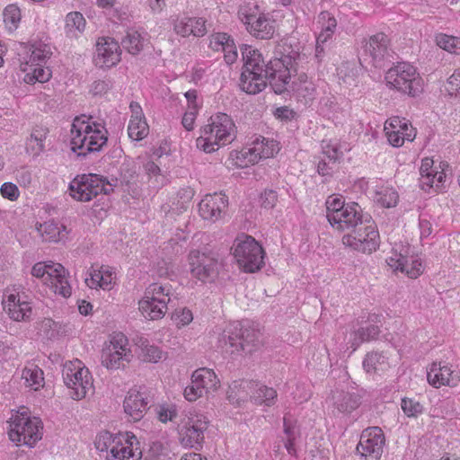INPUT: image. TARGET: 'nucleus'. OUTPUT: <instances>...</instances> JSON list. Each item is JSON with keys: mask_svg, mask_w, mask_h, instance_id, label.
Masks as SVG:
<instances>
[{"mask_svg": "<svg viewBox=\"0 0 460 460\" xmlns=\"http://www.w3.org/2000/svg\"><path fill=\"white\" fill-rule=\"evenodd\" d=\"M244 65L241 74L240 87L249 93H261L267 86L268 80L273 91L283 93L292 66V58H299V49H285L280 58L271 59L265 64L261 53L250 45L241 49Z\"/></svg>", "mask_w": 460, "mask_h": 460, "instance_id": "1", "label": "nucleus"}, {"mask_svg": "<svg viewBox=\"0 0 460 460\" xmlns=\"http://www.w3.org/2000/svg\"><path fill=\"white\" fill-rule=\"evenodd\" d=\"M51 54L50 45L41 40L22 44L18 52L17 75L27 84L49 82L52 72L46 62Z\"/></svg>", "mask_w": 460, "mask_h": 460, "instance_id": "2", "label": "nucleus"}, {"mask_svg": "<svg viewBox=\"0 0 460 460\" xmlns=\"http://www.w3.org/2000/svg\"><path fill=\"white\" fill-rule=\"evenodd\" d=\"M108 130L105 123L91 116L75 117L70 129L71 150L77 155L99 152L106 146Z\"/></svg>", "mask_w": 460, "mask_h": 460, "instance_id": "3", "label": "nucleus"}, {"mask_svg": "<svg viewBox=\"0 0 460 460\" xmlns=\"http://www.w3.org/2000/svg\"><path fill=\"white\" fill-rule=\"evenodd\" d=\"M94 447L105 453L106 460H141L143 456L140 441L131 431L102 430L95 437Z\"/></svg>", "mask_w": 460, "mask_h": 460, "instance_id": "4", "label": "nucleus"}, {"mask_svg": "<svg viewBox=\"0 0 460 460\" xmlns=\"http://www.w3.org/2000/svg\"><path fill=\"white\" fill-rule=\"evenodd\" d=\"M235 124L229 115L216 113L200 128L196 146L204 153H214L221 146L230 144L235 138Z\"/></svg>", "mask_w": 460, "mask_h": 460, "instance_id": "5", "label": "nucleus"}, {"mask_svg": "<svg viewBox=\"0 0 460 460\" xmlns=\"http://www.w3.org/2000/svg\"><path fill=\"white\" fill-rule=\"evenodd\" d=\"M9 439L17 446L34 447L43 437V422L40 418L32 416L22 407L13 412L8 420Z\"/></svg>", "mask_w": 460, "mask_h": 460, "instance_id": "6", "label": "nucleus"}, {"mask_svg": "<svg viewBox=\"0 0 460 460\" xmlns=\"http://www.w3.org/2000/svg\"><path fill=\"white\" fill-rule=\"evenodd\" d=\"M247 327V322L228 323L218 338V347L233 358L251 353L258 341V332Z\"/></svg>", "mask_w": 460, "mask_h": 460, "instance_id": "7", "label": "nucleus"}, {"mask_svg": "<svg viewBox=\"0 0 460 460\" xmlns=\"http://www.w3.org/2000/svg\"><path fill=\"white\" fill-rule=\"evenodd\" d=\"M31 275L58 296L67 298L72 295L68 272L59 262L51 260L38 261L32 265Z\"/></svg>", "mask_w": 460, "mask_h": 460, "instance_id": "8", "label": "nucleus"}, {"mask_svg": "<svg viewBox=\"0 0 460 460\" xmlns=\"http://www.w3.org/2000/svg\"><path fill=\"white\" fill-rule=\"evenodd\" d=\"M326 217L331 226L345 231L355 228L363 221L362 209L356 202H345L340 194L330 195L325 201Z\"/></svg>", "mask_w": 460, "mask_h": 460, "instance_id": "9", "label": "nucleus"}, {"mask_svg": "<svg viewBox=\"0 0 460 460\" xmlns=\"http://www.w3.org/2000/svg\"><path fill=\"white\" fill-rule=\"evenodd\" d=\"M239 21L246 31L259 40L272 39L277 30V22L270 12H260L256 4H245L237 12Z\"/></svg>", "mask_w": 460, "mask_h": 460, "instance_id": "10", "label": "nucleus"}, {"mask_svg": "<svg viewBox=\"0 0 460 460\" xmlns=\"http://www.w3.org/2000/svg\"><path fill=\"white\" fill-rule=\"evenodd\" d=\"M208 423L207 416L202 412L195 409L185 411L177 424L180 444L186 448L200 449Z\"/></svg>", "mask_w": 460, "mask_h": 460, "instance_id": "11", "label": "nucleus"}, {"mask_svg": "<svg viewBox=\"0 0 460 460\" xmlns=\"http://www.w3.org/2000/svg\"><path fill=\"white\" fill-rule=\"evenodd\" d=\"M385 81L389 88L411 97L421 93L424 86L417 67L408 62H400L389 68Z\"/></svg>", "mask_w": 460, "mask_h": 460, "instance_id": "12", "label": "nucleus"}, {"mask_svg": "<svg viewBox=\"0 0 460 460\" xmlns=\"http://www.w3.org/2000/svg\"><path fill=\"white\" fill-rule=\"evenodd\" d=\"M172 286L154 282L146 287L138 301L139 314L147 321H157L164 317L171 301Z\"/></svg>", "mask_w": 460, "mask_h": 460, "instance_id": "13", "label": "nucleus"}, {"mask_svg": "<svg viewBox=\"0 0 460 460\" xmlns=\"http://www.w3.org/2000/svg\"><path fill=\"white\" fill-rule=\"evenodd\" d=\"M63 380L69 396L75 401H81L94 393L93 376L85 364L79 359L65 363Z\"/></svg>", "mask_w": 460, "mask_h": 460, "instance_id": "14", "label": "nucleus"}, {"mask_svg": "<svg viewBox=\"0 0 460 460\" xmlns=\"http://www.w3.org/2000/svg\"><path fill=\"white\" fill-rule=\"evenodd\" d=\"M187 261L191 277L202 283L215 281L223 267L217 255L208 247L192 248Z\"/></svg>", "mask_w": 460, "mask_h": 460, "instance_id": "15", "label": "nucleus"}, {"mask_svg": "<svg viewBox=\"0 0 460 460\" xmlns=\"http://www.w3.org/2000/svg\"><path fill=\"white\" fill-rule=\"evenodd\" d=\"M386 263L394 273H402L410 279H417L424 270L421 259L408 243H394Z\"/></svg>", "mask_w": 460, "mask_h": 460, "instance_id": "16", "label": "nucleus"}, {"mask_svg": "<svg viewBox=\"0 0 460 460\" xmlns=\"http://www.w3.org/2000/svg\"><path fill=\"white\" fill-rule=\"evenodd\" d=\"M232 251L239 268L244 272L253 273L263 266V249L251 235H238L234 242Z\"/></svg>", "mask_w": 460, "mask_h": 460, "instance_id": "17", "label": "nucleus"}, {"mask_svg": "<svg viewBox=\"0 0 460 460\" xmlns=\"http://www.w3.org/2000/svg\"><path fill=\"white\" fill-rule=\"evenodd\" d=\"M132 358L128 340L121 332L113 333L102 348L101 363L108 370L124 367Z\"/></svg>", "mask_w": 460, "mask_h": 460, "instance_id": "18", "label": "nucleus"}, {"mask_svg": "<svg viewBox=\"0 0 460 460\" xmlns=\"http://www.w3.org/2000/svg\"><path fill=\"white\" fill-rule=\"evenodd\" d=\"M342 243L355 251L372 253L380 245V235L372 220H363L353 231L342 236Z\"/></svg>", "mask_w": 460, "mask_h": 460, "instance_id": "19", "label": "nucleus"}, {"mask_svg": "<svg viewBox=\"0 0 460 460\" xmlns=\"http://www.w3.org/2000/svg\"><path fill=\"white\" fill-rule=\"evenodd\" d=\"M112 190V184L97 174L78 175L69 183L71 197L82 202L90 201L101 193L108 194Z\"/></svg>", "mask_w": 460, "mask_h": 460, "instance_id": "20", "label": "nucleus"}, {"mask_svg": "<svg viewBox=\"0 0 460 460\" xmlns=\"http://www.w3.org/2000/svg\"><path fill=\"white\" fill-rule=\"evenodd\" d=\"M2 305L12 321L28 323L32 319V302L19 288H7L3 295Z\"/></svg>", "mask_w": 460, "mask_h": 460, "instance_id": "21", "label": "nucleus"}, {"mask_svg": "<svg viewBox=\"0 0 460 460\" xmlns=\"http://www.w3.org/2000/svg\"><path fill=\"white\" fill-rule=\"evenodd\" d=\"M427 381L434 388H453L460 383V370L447 361L435 360L427 367Z\"/></svg>", "mask_w": 460, "mask_h": 460, "instance_id": "22", "label": "nucleus"}, {"mask_svg": "<svg viewBox=\"0 0 460 460\" xmlns=\"http://www.w3.org/2000/svg\"><path fill=\"white\" fill-rule=\"evenodd\" d=\"M385 444L383 430L379 427H370L361 433L357 452L363 460H380Z\"/></svg>", "mask_w": 460, "mask_h": 460, "instance_id": "23", "label": "nucleus"}, {"mask_svg": "<svg viewBox=\"0 0 460 460\" xmlns=\"http://www.w3.org/2000/svg\"><path fill=\"white\" fill-rule=\"evenodd\" d=\"M384 131L388 143L394 147L402 146L405 141L412 142L416 137V129L405 118L393 116L387 119Z\"/></svg>", "mask_w": 460, "mask_h": 460, "instance_id": "24", "label": "nucleus"}, {"mask_svg": "<svg viewBox=\"0 0 460 460\" xmlns=\"http://www.w3.org/2000/svg\"><path fill=\"white\" fill-rule=\"evenodd\" d=\"M445 166L442 162H436L431 157H423L420 167V188L428 192L431 190H440L446 179Z\"/></svg>", "mask_w": 460, "mask_h": 460, "instance_id": "25", "label": "nucleus"}, {"mask_svg": "<svg viewBox=\"0 0 460 460\" xmlns=\"http://www.w3.org/2000/svg\"><path fill=\"white\" fill-rule=\"evenodd\" d=\"M289 49L295 50L298 49L300 50V48L298 46H296V49H293L292 46L290 45ZM305 59V54L301 53L300 51L299 58H296V60L292 58L293 68L290 70L287 82L288 85L287 88L285 89V92H292L294 93H296L298 97H302L305 100H312L314 99L316 91L314 82L310 80L305 73L297 74L292 79L293 73H296V66Z\"/></svg>", "mask_w": 460, "mask_h": 460, "instance_id": "26", "label": "nucleus"}, {"mask_svg": "<svg viewBox=\"0 0 460 460\" xmlns=\"http://www.w3.org/2000/svg\"><path fill=\"white\" fill-rule=\"evenodd\" d=\"M84 282L91 289L111 291L118 285V274L109 265H93L86 271Z\"/></svg>", "mask_w": 460, "mask_h": 460, "instance_id": "27", "label": "nucleus"}, {"mask_svg": "<svg viewBox=\"0 0 460 460\" xmlns=\"http://www.w3.org/2000/svg\"><path fill=\"white\" fill-rule=\"evenodd\" d=\"M121 59V49L114 39L111 37L99 38L93 57L96 66L111 68L119 63Z\"/></svg>", "mask_w": 460, "mask_h": 460, "instance_id": "28", "label": "nucleus"}, {"mask_svg": "<svg viewBox=\"0 0 460 460\" xmlns=\"http://www.w3.org/2000/svg\"><path fill=\"white\" fill-rule=\"evenodd\" d=\"M228 197L223 192L206 194L199 203L200 217L211 222L222 219L227 210Z\"/></svg>", "mask_w": 460, "mask_h": 460, "instance_id": "29", "label": "nucleus"}, {"mask_svg": "<svg viewBox=\"0 0 460 460\" xmlns=\"http://www.w3.org/2000/svg\"><path fill=\"white\" fill-rule=\"evenodd\" d=\"M122 407L129 420H140L148 409V398L146 392L137 386L130 388L125 394Z\"/></svg>", "mask_w": 460, "mask_h": 460, "instance_id": "30", "label": "nucleus"}, {"mask_svg": "<svg viewBox=\"0 0 460 460\" xmlns=\"http://www.w3.org/2000/svg\"><path fill=\"white\" fill-rule=\"evenodd\" d=\"M381 323V316L378 314H370L368 316V323L366 326H361L358 330L352 331L349 333L347 347L355 351L357 348L365 341L376 339L379 334V325Z\"/></svg>", "mask_w": 460, "mask_h": 460, "instance_id": "31", "label": "nucleus"}, {"mask_svg": "<svg viewBox=\"0 0 460 460\" xmlns=\"http://www.w3.org/2000/svg\"><path fill=\"white\" fill-rule=\"evenodd\" d=\"M137 163L142 167L148 183L153 188H161L169 182L168 172L161 169L149 155L138 156Z\"/></svg>", "mask_w": 460, "mask_h": 460, "instance_id": "32", "label": "nucleus"}, {"mask_svg": "<svg viewBox=\"0 0 460 460\" xmlns=\"http://www.w3.org/2000/svg\"><path fill=\"white\" fill-rule=\"evenodd\" d=\"M173 31L183 38L190 35L202 37L207 33L206 21L201 17L181 15L173 21Z\"/></svg>", "mask_w": 460, "mask_h": 460, "instance_id": "33", "label": "nucleus"}, {"mask_svg": "<svg viewBox=\"0 0 460 460\" xmlns=\"http://www.w3.org/2000/svg\"><path fill=\"white\" fill-rule=\"evenodd\" d=\"M131 116L128 125V137L134 141L144 139L149 133V127L141 106L137 102L130 103Z\"/></svg>", "mask_w": 460, "mask_h": 460, "instance_id": "34", "label": "nucleus"}, {"mask_svg": "<svg viewBox=\"0 0 460 460\" xmlns=\"http://www.w3.org/2000/svg\"><path fill=\"white\" fill-rule=\"evenodd\" d=\"M209 47L214 51H221L224 53L225 61L228 65H232L237 59L238 53L234 40L224 32H217L209 38Z\"/></svg>", "mask_w": 460, "mask_h": 460, "instance_id": "35", "label": "nucleus"}, {"mask_svg": "<svg viewBox=\"0 0 460 460\" xmlns=\"http://www.w3.org/2000/svg\"><path fill=\"white\" fill-rule=\"evenodd\" d=\"M190 381L198 384L207 396L213 395L221 385L220 380L215 371L208 367L196 369L191 374Z\"/></svg>", "mask_w": 460, "mask_h": 460, "instance_id": "36", "label": "nucleus"}, {"mask_svg": "<svg viewBox=\"0 0 460 460\" xmlns=\"http://www.w3.org/2000/svg\"><path fill=\"white\" fill-rule=\"evenodd\" d=\"M22 385L31 392H39L45 386L43 370L33 363H27L21 370Z\"/></svg>", "mask_w": 460, "mask_h": 460, "instance_id": "37", "label": "nucleus"}, {"mask_svg": "<svg viewBox=\"0 0 460 460\" xmlns=\"http://www.w3.org/2000/svg\"><path fill=\"white\" fill-rule=\"evenodd\" d=\"M372 191L370 192L371 198L377 205L390 208H394L399 202V194L397 190L387 184L382 182H374Z\"/></svg>", "mask_w": 460, "mask_h": 460, "instance_id": "38", "label": "nucleus"}, {"mask_svg": "<svg viewBox=\"0 0 460 460\" xmlns=\"http://www.w3.org/2000/svg\"><path fill=\"white\" fill-rule=\"evenodd\" d=\"M254 385H256V381L252 380H235L232 382L227 391L228 401L236 405L245 402L249 397L251 398Z\"/></svg>", "mask_w": 460, "mask_h": 460, "instance_id": "39", "label": "nucleus"}, {"mask_svg": "<svg viewBox=\"0 0 460 460\" xmlns=\"http://www.w3.org/2000/svg\"><path fill=\"white\" fill-rule=\"evenodd\" d=\"M64 22V31L68 39L77 40L84 34L86 28V20L80 12L68 13Z\"/></svg>", "mask_w": 460, "mask_h": 460, "instance_id": "40", "label": "nucleus"}, {"mask_svg": "<svg viewBox=\"0 0 460 460\" xmlns=\"http://www.w3.org/2000/svg\"><path fill=\"white\" fill-rule=\"evenodd\" d=\"M388 44L389 40L385 33H376L371 36L366 42L365 52L369 55L373 60H380L386 55Z\"/></svg>", "mask_w": 460, "mask_h": 460, "instance_id": "41", "label": "nucleus"}, {"mask_svg": "<svg viewBox=\"0 0 460 460\" xmlns=\"http://www.w3.org/2000/svg\"><path fill=\"white\" fill-rule=\"evenodd\" d=\"M316 27L318 42L326 43L336 31L337 21L329 12H322L317 17Z\"/></svg>", "mask_w": 460, "mask_h": 460, "instance_id": "42", "label": "nucleus"}, {"mask_svg": "<svg viewBox=\"0 0 460 460\" xmlns=\"http://www.w3.org/2000/svg\"><path fill=\"white\" fill-rule=\"evenodd\" d=\"M37 230L45 241L54 243L66 240L68 234L66 226L55 221H47L40 224Z\"/></svg>", "mask_w": 460, "mask_h": 460, "instance_id": "43", "label": "nucleus"}, {"mask_svg": "<svg viewBox=\"0 0 460 460\" xmlns=\"http://www.w3.org/2000/svg\"><path fill=\"white\" fill-rule=\"evenodd\" d=\"M250 144L256 156H260V160L274 156L280 149L277 140L261 136L256 137Z\"/></svg>", "mask_w": 460, "mask_h": 460, "instance_id": "44", "label": "nucleus"}, {"mask_svg": "<svg viewBox=\"0 0 460 460\" xmlns=\"http://www.w3.org/2000/svg\"><path fill=\"white\" fill-rule=\"evenodd\" d=\"M277 395L274 388L256 382V385L252 388L251 401L257 406L269 408L274 405Z\"/></svg>", "mask_w": 460, "mask_h": 460, "instance_id": "45", "label": "nucleus"}, {"mask_svg": "<svg viewBox=\"0 0 460 460\" xmlns=\"http://www.w3.org/2000/svg\"><path fill=\"white\" fill-rule=\"evenodd\" d=\"M147 34L145 31L130 29L122 40V46L130 54H138L146 41Z\"/></svg>", "mask_w": 460, "mask_h": 460, "instance_id": "46", "label": "nucleus"}, {"mask_svg": "<svg viewBox=\"0 0 460 460\" xmlns=\"http://www.w3.org/2000/svg\"><path fill=\"white\" fill-rule=\"evenodd\" d=\"M48 135L47 128L36 127L32 129L26 142V151L33 156H37L45 149V140Z\"/></svg>", "mask_w": 460, "mask_h": 460, "instance_id": "47", "label": "nucleus"}, {"mask_svg": "<svg viewBox=\"0 0 460 460\" xmlns=\"http://www.w3.org/2000/svg\"><path fill=\"white\" fill-rule=\"evenodd\" d=\"M333 406L339 413L349 414L359 406L357 395L339 393L333 395Z\"/></svg>", "mask_w": 460, "mask_h": 460, "instance_id": "48", "label": "nucleus"}, {"mask_svg": "<svg viewBox=\"0 0 460 460\" xmlns=\"http://www.w3.org/2000/svg\"><path fill=\"white\" fill-rule=\"evenodd\" d=\"M230 159L234 165L243 168L257 164L260 161V156H256L249 144L241 150L232 152Z\"/></svg>", "mask_w": 460, "mask_h": 460, "instance_id": "49", "label": "nucleus"}, {"mask_svg": "<svg viewBox=\"0 0 460 460\" xmlns=\"http://www.w3.org/2000/svg\"><path fill=\"white\" fill-rule=\"evenodd\" d=\"M284 437L283 441L285 447L289 455L296 454L295 443L299 436V430L296 425V422L291 420L288 416L284 417Z\"/></svg>", "mask_w": 460, "mask_h": 460, "instance_id": "50", "label": "nucleus"}, {"mask_svg": "<svg viewBox=\"0 0 460 460\" xmlns=\"http://www.w3.org/2000/svg\"><path fill=\"white\" fill-rule=\"evenodd\" d=\"M434 40L441 49L453 55H460V37L438 32L435 34Z\"/></svg>", "mask_w": 460, "mask_h": 460, "instance_id": "51", "label": "nucleus"}, {"mask_svg": "<svg viewBox=\"0 0 460 460\" xmlns=\"http://www.w3.org/2000/svg\"><path fill=\"white\" fill-rule=\"evenodd\" d=\"M387 366V358L377 352L368 353L363 361L364 369L367 373L384 371Z\"/></svg>", "mask_w": 460, "mask_h": 460, "instance_id": "52", "label": "nucleus"}, {"mask_svg": "<svg viewBox=\"0 0 460 460\" xmlns=\"http://www.w3.org/2000/svg\"><path fill=\"white\" fill-rule=\"evenodd\" d=\"M322 154L332 164L340 162L343 155L341 145L337 140H323L322 142Z\"/></svg>", "mask_w": 460, "mask_h": 460, "instance_id": "53", "label": "nucleus"}, {"mask_svg": "<svg viewBox=\"0 0 460 460\" xmlns=\"http://www.w3.org/2000/svg\"><path fill=\"white\" fill-rule=\"evenodd\" d=\"M4 22L9 31H15L21 22V10L16 4H8L3 13Z\"/></svg>", "mask_w": 460, "mask_h": 460, "instance_id": "54", "label": "nucleus"}, {"mask_svg": "<svg viewBox=\"0 0 460 460\" xmlns=\"http://www.w3.org/2000/svg\"><path fill=\"white\" fill-rule=\"evenodd\" d=\"M401 409L408 418H418L424 411V406L418 400L411 397L402 398Z\"/></svg>", "mask_w": 460, "mask_h": 460, "instance_id": "55", "label": "nucleus"}, {"mask_svg": "<svg viewBox=\"0 0 460 460\" xmlns=\"http://www.w3.org/2000/svg\"><path fill=\"white\" fill-rule=\"evenodd\" d=\"M142 356L144 360L151 363H157L164 358V351L155 345L149 344L147 341H142Z\"/></svg>", "mask_w": 460, "mask_h": 460, "instance_id": "56", "label": "nucleus"}, {"mask_svg": "<svg viewBox=\"0 0 460 460\" xmlns=\"http://www.w3.org/2000/svg\"><path fill=\"white\" fill-rule=\"evenodd\" d=\"M193 313L188 307H178L172 315V320L178 329L189 325L193 321Z\"/></svg>", "mask_w": 460, "mask_h": 460, "instance_id": "57", "label": "nucleus"}, {"mask_svg": "<svg viewBox=\"0 0 460 460\" xmlns=\"http://www.w3.org/2000/svg\"><path fill=\"white\" fill-rule=\"evenodd\" d=\"M357 74V66L351 62H344L337 68V75L344 84H350L355 81Z\"/></svg>", "mask_w": 460, "mask_h": 460, "instance_id": "58", "label": "nucleus"}, {"mask_svg": "<svg viewBox=\"0 0 460 460\" xmlns=\"http://www.w3.org/2000/svg\"><path fill=\"white\" fill-rule=\"evenodd\" d=\"M156 412L161 422L172 421L177 416V406L174 403H162L157 406Z\"/></svg>", "mask_w": 460, "mask_h": 460, "instance_id": "59", "label": "nucleus"}, {"mask_svg": "<svg viewBox=\"0 0 460 460\" xmlns=\"http://www.w3.org/2000/svg\"><path fill=\"white\" fill-rule=\"evenodd\" d=\"M446 90L451 96H460V67L456 68L447 78Z\"/></svg>", "mask_w": 460, "mask_h": 460, "instance_id": "60", "label": "nucleus"}, {"mask_svg": "<svg viewBox=\"0 0 460 460\" xmlns=\"http://www.w3.org/2000/svg\"><path fill=\"white\" fill-rule=\"evenodd\" d=\"M0 194L5 199L16 201L20 197V190L16 184L8 181L1 185Z\"/></svg>", "mask_w": 460, "mask_h": 460, "instance_id": "61", "label": "nucleus"}, {"mask_svg": "<svg viewBox=\"0 0 460 460\" xmlns=\"http://www.w3.org/2000/svg\"><path fill=\"white\" fill-rule=\"evenodd\" d=\"M203 395H206L203 393V390L200 389L198 384L192 383V381H190V385H187L183 390V396L185 400L190 402H196Z\"/></svg>", "mask_w": 460, "mask_h": 460, "instance_id": "62", "label": "nucleus"}, {"mask_svg": "<svg viewBox=\"0 0 460 460\" xmlns=\"http://www.w3.org/2000/svg\"><path fill=\"white\" fill-rule=\"evenodd\" d=\"M273 115L277 119L282 122H288L296 118V112L288 106L275 108Z\"/></svg>", "mask_w": 460, "mask_h": 460, "instance_id": "63", "label": "nucleus"}, {"mask_svg": "<svg viewBox=\"0 0 460 460\" xmlns=\"http://www.w3.org/2000/svg\"><path fill=\"white\" fill-rule=\"evenodd\" d=\"M199 110L191 106L190 109H187L182 117V126L188 131H190L194 128L195 121L197 119V115L199 114Z\"/></svg>", "mask_w": 460, "mask_h": 460, "instance_id": "64", "label": "nucleus"}]
</instances>
